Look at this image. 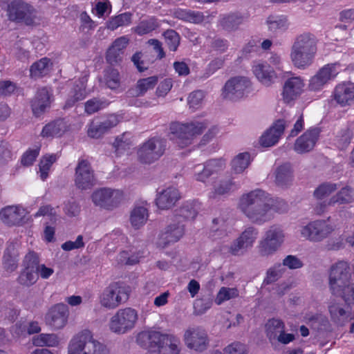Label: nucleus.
<instances>
[{"instance_id":"obj_29","label":"nucleus","mask_w":354,"mask_h":354,"mask_svg":"<svg viewBox=\"0 0 354 354\" xmlns=\"http://www.w3.org/2000/svg\"><path fill=\"white\" fill-rule=\"evenodd\" d=\"M88 92L86 90V80L82 79L76 83L69 93V97L66 102V106L71 107L75 102L84 100Z\"/></svg>"},{"instance_id":"obj_50","label":"nucleus","mask_w":354,"mask_h":354,"mask_svg":"<svg viewBox=\"0 0 354 354\" xmlns=\"http://www.w3.org/2000/svg\"><path fill=\"white\" fill-rule=\"evenodd\" d=\"M194 178L196 180L206 183L207 179L212 176L210 171L207 169L205 163L204 165H197L194 167Z\"/></svg>"},{"instance_id":"obj_27","label":"nucleus","mask_w":354,"mask_h":354,"mask_svg":"<svg viewBox=\"0 0 354 354\" xmlns=\"http://www.w3.org/2000/svg\"><path fill=\"white\" fill-rule=\"evenodd\" d=\"M50 102V95L48 90L46 88L40 89L32 103L33 113L39 116L49 108Z\"/></svg>"},{"instance_id":"obj_5","label":"nucleus","mask_w":354,"mask_h":354,"mask_svg":"<svg viewBox=\"0 0 354 354\" xmlns=\"http://www.w3.org/2000/svg\"><path fill=\"white\" fill-rule=\"evenodd\" d=\"M68 354H109V352L104 345L94 339L91 331L84 330L71 339Z\"/></svg>"},{"instance_id":"obj_36","label":"nucleus","mask_w":354,"mask_h":354,"mask_svg":"<svg viewBox=\"0 0 354 354\" xmlns=\"http://www.w3.org/2000/svg\"><path fill=\"white\" fill-rule=\"evenodd\" d=\"M59 343V337L53 333H41L32 338V344L37 346H57Z\"/></svg>"},{"instance_id":"obj_24","label":"nucleus","mask_w":354,"mask_h":354,"mask_svg":"<svg viewBox=\"0 0 354 354\" xmlns=\"http://www.w3.org/2000/svg\"><path fill=\"white\" fill-rule=\"evenodd\" d=\"M178 190L174 187H168L157 194L156 203L158 208L167 209L175 205L180 199Z\"/></svg>"},{"instance_id":"obj_64","label":"nucleus","mask_w":354,"mask_h":354,"mask_svg":"<svg viewBox=\"0 0 354 354\" xmlns=\"http://www.w3.org/2000/svg\"><path fill=\"white\" fill-rule=\"evenodd\" d=\"M173 83L171 79H165L162 81L156 89V95L158 97H165L172 88Z\"/></svg>"},{"instance_id":"obj_7","label":"nucleus","mask_w":354,"mask_h":354,"mask_svg":"<svg viewBox=\"0 0 354 354\" xmlns=\"http://www.w3.org/2000/svg\"><path fill=\"white\" fill-rule=\"evenodd\" d=\"M0 9L6 10L8 19L12 21H23L30 24L36 17L35 8L21 0H0Z\"/></svg>"},{"instance_id":"obj_61","label":"nucleus","mask_w":354,"mask_h":354,"mask_svg":"<svg viewBox=\"0 0 354 354\" xmlns=\"http://www.w3.org/2000/svg\"><path fill=\"white\" fill-rule=\"evenodd\" d=\"M246 346L240 342H234L224 349V354H246Z\"/></svg>"},{"instance_id":"obj_33","label":"nucleus","mask_w":354,"mask_h":354,"mask_svg":"<svg viewBox=\"0 0 354 354\" xmlns=\"http://www.w3.org/2000/svg\"><path fill=\"white\" fill-rule=\"evenodd\" d=\"M66 131V125L63 120H57L46 125L41 131L44 137L61 136Z\"/></svg>"},{"instance_id":"obj_51","label":"nucleus","mask_w":354,"mask_h":354,"mask_svg":"<svg viewBox=\"0 0 354 354\" xmlns=\"http://www.w3.org/2000/svg\"><path fill=\"white\" fill-rule=\"evenodd\" d=\"M337 189L335 184H323L318 187L314 192V196L319 200L324 199L330 195Z\"/></svg>"},{"instance_id":"obj_63","label":"nucleus","mask_w":354,"mask_h":354,"mask_svg":"<svg viewBox=\"0 0 354 354\" xmlns=\"http://www.w3.org/2000/svg\"><path fill=\"white\" fill-rule=\"evenodd\" d=\"M3 264L8 271H13L17 268V261L15 254H11L8 250L3 256Z\"/></svg>"},{"instance_id":"obj_3","label":"nucleus","mask_w":354,"mask_h":354,"mask_svg":"<svg viewBox=\"0 0 354 354\" xmlns=\"http://www.w3.org/2000/svg\"><path fill=\"white\" fill-rule=\"evenodd\" d=\"M207 124L205 121L173 122L169 127L170 138L179 149L187 148L194 143L196 137L203 133Z\"/></svg>"},{"instance_id":"obj_39","label":"nucleus","mask_w":354,"mask_h":354,"mask_svg":"<svg viewBox=\"0 0 354 354\" xmlns=\"http://www.w3.org/2000/svg\"><path fill=\"white\" fill-rule=\"evenodd\" d=\"M50 60L46 57L35 62L30 67V75L34 77L41 76L46 74L51 67Z\"/></svg>"},{"instance_id":"obj_56","label":"nucleus","mask_w":354,"mask_h":354,"mask_svg":"<svg viewBox=\"0 0 354 354\" xmlns=\"http://www.w3.org/2000/svg\"><path fill=\"white\" fill-rule=\"evenodd\" d=\"M164 37L169 48L175 51L180 43V37L178 33L173 30H169L165 32Z\"/></svg>"},{"instance_id":"obj_55","label":"nucleus","mask_w":354,"mask_h":354,"mask_svg":"<svg viewBox=\"0 0 354 354\" xmlns=\"http://www.w3.org/2000/svg\"><path fill=\"white\" fill-rule=\"evenodd\" d=\"M39 216H46L50 221L55 222L57 217V209L48 205H43L35 214V217Z\"/></svg>"},{"instance_id":"obj_26","label":"nucleus","mask_w":354,"mask_h":354,"mask_svg":"<svg viewBox=\"0 0 354 354\" xmlns=\"http://www.w3.org/2000/svg\"><path fill=\"white\" fill-rule=\"evenodd\" d=\"M285 129V122L283 120H279L264 133L259 140L261 146L268 147L274 145L278 142Z\"/></svg>"},{"instance_id":"obj_25","label":"nucleus","mask_w":354,"mask_h":354,"mask_svg":"<svg viewBox=\"0 0 354 354\" xmlns=\"http://www.w3.org/2000/svg\"><path fill=\"white\" fill-rule=\"evenodd\" d=\"M334 99L339 105L351 106L354 104V84L348 82L337 85L334 91Z\"/></svg>"},{"instance_id":"obj_35","label":"nucleus","mask_w":354,"mask_h":354,"mask_svg":"<svg viewBox=\"0 0 354 354\" xmlns=\"http://www.w3.org/2000/svg\"><path fill=\"white\" fill-rule=\"evenodd\" d=\"M57 158L58 155L54 153L46 154L41 158L39 164V174L42 180H45L48 177L50 168Z\"/></svg>"},{"instance_id":"obj_12","label":"nucleus","mask_w":354,"mask_h":354,"mask_svg":"<svg viewBox=\"0 0 354 354\" xmlns=\"http://www.w3.org/2000/svg\"><path fill=\"white\" fill-rule=\"evenodd\" d=\"M285 239V232L281 227L276 225L270 227L259 243L261 255L268 257L273 254L282 245Z\"/></svg>"},{"instance_id":"obj_48","label":"nucleus","mask_w":354,"mask_h":354,"mask_svg":"<svg viewBox=\"0 0 354 354\" xmlns=\"http://www.w3.org/2000/svg\"><path fill=\"white\" fill-rule=\"evenodd\" d=\"M174 15L176 17L185 21H190L192 23H198L201 20V16L199 13H196L189 10L178 9L175 11Z\"/></svg>"},{"instance_id":"obj_6","label":"nucleus","mask_w":354,"mask_h":354,"mask_svg":"<svg viewBox=\"0 0 354 354\" xmlns=\"http://www.w3.org/2000/svg\"><path fill=\"white\" fill-rule=\"evenodd\" d=\"M130 292L129 286L120 282H113L103 290L99 297V302L106 309H115L128 300Z\"/></svg>"},{"instance_id":"obj_49","label":"nucleus","mask_w":354,"mask_h":354,"mask_svg":"<svg viewBox=\"0 0 354 354\" xmlns=\"http://www.w3.org/2000/svg\"><path fill=\"white\" fill-rule=\"evenodd\" d=\"M104 81L106 85L111 89L116 88L119 86L120 77L118 72L113 68H109L104 72Z\"/></svg>"},{"instance_id":"obj_32","label":"nucleus","mask_w":354,"mask_h":354,"mask_svg":"<svg viewBox=\"0 0 354 354\" xmlns=\"http://www.w3.org/2000/svg\"><path fill=\"white\" fill-rule=\"evenodd\" d=\"M148 211L142 206L136 207L131 212L130 223L133 227L139 229L142 227L148 220Z\"/></svg>"},{"instance_id":"obj_20","label":"nucleus","mask_w":354,"mask_h":354,"mask_svg":"<svg viewBox=\"0 0 354 354\" xmlns=\"http://www.w3.org/2000/svg\"><path fill=\"white\" fill-rule=\"evenodd\" d=\"M354 201V193L353 190L345 187L341 189L335 195L333 196L324 204H319L315 207V212L318 214H321L326 211L327 206H335L337 205L348 204Z\"/></svg>"},{"instance_id":"obj_59","label":"nucleus","mask_w":354,"mask_h":354,"mask_svg":"<svg viewBox=\"0 0 354 354\" xmlns=\"http://www.w3.org/2000/svg\"><path fill=\"white\" fill-rule=\"evenodd\" d=\"M39 153V148L36 147L33 149L27 150L21 157V164L24 166H30L31 165L37 157L38 156Z\"/></svg>"},{"instance_id":"obj_31","label":"nucleus","mask_w":354,"mask_h":354,"mask_svg":"<svg viewBox=\"0 0 354 354\" xmlns=\"http://www.w3.org/2000/svg\"><path fill=\"white\" fill-rule=\"evenodd\" d=\"M251 158L247 152L240 153L231 161V169L234 174H242L250 165Z\"/></svg>"},{"instance_id":"obj_37","label":"nucleus","mask_w":354,"mask_h":354,"mask_svg":"<svg viewBox=\"0 0 354 354\" xmlns=\"http://www.w3.org/2000/svg\"><path fill=\"white\" fill-rule=\"evenodd\" d=\"M342 70V67L339 63H333L324 65L318 72L328 83L333 80Z\"/></svg>"},{"instance_id":"obj_10","label":"nucleus","mask_w":354,"mask_h":354,"mask_svg":"<svg viewBox=\"0 0 354 354\" xmlns=\"http://www.w3.org/2000/svg\"><path fill=\"white\" fill-rule=\"evenodd\" d=\"M252 91V84L246 77L237 76L228 80L222 88L223 98L236 101L248 97Z\"/></svg>"},{"instance_id":"obj_47","label":"nucleus","mask_w":354,"mask_h":354,"mask_svg":"<svg viewBox=\"0 0 354 354\" xmlns=\"http://www.w3.org/2000/svg\"><path fill=\"white\" fill-rule=\"evenodd\" d=\"M285 270V268L281 264H278L270 268L267 272V276L264 281L266 283H271L277 281L282 277Z\"/></svg>"},{"instance_id":"obj_9","label":"nucleus","mask_w":354,"mask_h":354,"mask_svg":"<svg viewBox=\"0 0 354 354\" xmlns=\"http://www.w3.org/2000/svg\"><path fill=\"white\" fill-rule=\"evenodd\" d=\"M138 319V312L135 309H120L111 317L109 329L116 334H125L135 327Z\"/></svg>"},{"instance_id":"obj_53","label":"nucleus","mask_w":354,"mask_h":354,"mask_svg":"<svg viewBox=\"0 0 354 354\" xmlns=\"http://www.w3.org/2000/svg\"><path fill=\"white\" fill-rule=\"evenodd\" d=\"M205 94L201 91H196L189 94L188 104L191 109L196 110L199 109L203 104Z\"/></svg>"},{"instance_id":"obj_11","label":"nucleus","mask_w":354,"mask_h":354,"mask_svg":"<svg viewBox=\"0 0 354 354\" xmlns=\"http://www.w3.org/2000/svg\"><path fill=\"white\" fill-rule=\"evenodd\" d=\"M122 190L110 187H102L95 189L92 195L93 203L97 207L107 210L117 208L124 200Z\"/></svg>"},{"instance_id":"obj_22","label":"nucleus","mask_w":354,"mask_h":354,"mask_svg":"<svg viewBox=\"0 0 354 354\" xmlns=\"http://www.w3.org/2000/svg\"><path fill=\"white\" fill-rule=\"evenodd\" d=\"M319 131L317 129H310L299 137L295 143L294 149L299 153L311 151L318 140Z\"/></svg>"},{"instance_id":"obj_16","label":"nucleus","mask_w":354,"mask_h":354,"mask_svg":"<svg viewBox=\"0 0 354 354\" xmlns=\"http://www.w3.org/2000/svg\"><path fill=\"white\" fill-rule=\"evenodd\" d=\"M94 171L89 162L80 160L75 169V184L80 189H91L95 184Z\"/></svg>"},{"instance_id":"obj_42","label":"nucleus","mask_w":354,"mask_h":354,"mask_svg":"<svg viewBox=\"0 0 354 354\" xmlns=\"http://www.w3.org/2000/svg\"><path fill=\"white\" fill-rule=\"evenodd\" d=\"M239 296V292L236 288L222 287L216 295L215 302L220 305L223 302L236 298Z\"/></svg>"},{"instance_id":"obj_52","label":"nucleus","mask_w":354,"mask_h":354,"mask_svg":"<svg viewBox=\"0 0 354 354\" xmlns=\"http://www.w3.org/2000/svg\"><path fill=\"white\" fill-rule=\"evenodd\" d=\"M156 26V20L153 18H151L148 20L141 21L133 30L137 34L142 35L152 31Z\"/></svg>"},{"instance_id":"obj_14","label":"nucleus","mask_w":354,"mask_h":354,"mask_svg":"<svg viewBox=\"0 0 354 354\" xmlns=\"http://www.w3.org/2000/svg\"><path fill=\"white\" fill-rule=\"evenodd\" d=\"M68 308L63 303L52 306L45 315V322L53 330H57L64 328L68 319Z\"/></svg>"},{"instance_id":"obj_2","label":"nucleus","mask_w":354,"mask_h":354,"mask_svg":"<svg viewBox=\"0 0 354 354\" xmlns=\"http://www.w3.org/2000/svg\"><path fill=\"white\" fill-rule=\"evenodd\" d=\"M316 51L315 36L308 32L301 34L292 46L290 55L291 62L297 68H306L312 64Z\"/></svg>"},{"instance_id":"obj_19","label":"nucleus","mask_w":354,"mask_h":354,"mask_svg":"<svg viewBox=\"0 0 354 354\" xmlns=\"http://www.w3.org/2000/svg\"><path fill=\"white\" fill-rule=\"evenodd\" d=\"M26 214L27 211L22 206L11 205L0 211V218L8 225H19L25 222Z\"/></svg>"},{"instance_id":"obj_18","label":"nucleus","mask_w":354,"mask_h":354,"mask_svg":"<svg viewBox=\"0 0 354 354\" xmlns=\"http://www.w3.org/2000/svg\"><path fill=\"white\" fill-rule=\"evenodd\" d=\"M184 342L189 348L203 351L206 348L208 342L207 333L200 328H189L185 332Z\"/></svg>"},{"instance_id":"obj_57","label":"nucleus","mask_w":354,"mask_h":354,"mask_svg":"<svg viewBox=\"0 0 354 354\" xmlns=\"http://www.w3.org/2000/svg\"><path fill=\"white\" fill-rule=\"evenodd\" d=\"M106 105L107 103L106 102H103L95 98L91 99L85 103V111L88 114H93L104 108Z\"/></svg>"},{"instance_id":"obj_45","label":"nucleus","mask_w":354,"mask_h":354,"mask_svg":"<svg viewBox=\"0 0 354 354\" xmlns=\"http://www.w3.org/2000/svg\"><path fill=\"white\" fill-rule=\"evenodd\" d=\"M111 12V5L109 0H96L92 12L98 17L109 15Z\"/></svg>"},{"instance_id":"obj_43","label":"nucleus","mask_w":354,"mask_h":354,"mask_svg":"<svg viewBox=\"0 0 354 354\" xmlns=\"http://www.w3.org/2000/svg\"><path fill=\"white\" fill-rule=\"evenodd\" d=\"M157 82L158 79L154 76L138 81L136 88L137 95H143L148 90L152 89Z\"/></svg>"},{"instance_id":"obj_58","label":"nucleus","mask_w":354,"mask_h":354,"mask_svg":"<svg viewBox=\"0 0 354 354\" xmlns=\"http://www.w3.org/2000/svg\"><path fill=\"white\" fill-rule=\"evenodd\" d=\"M328 83L317 71L309 80V89L313 91L322 90Z\"/></svg>"},{"instance_id":"obj_62","label":"nucleus","mask_w":354,"mask_h":354,"mask_svg":"<svg viewBox=\"0 0 354 354\" xmlns=\"http://www.w3.org/2000/svg\"><path fill=\"white\" fill-rule=\"evenodd\" d=\"M13 154L9 149L7 143L0 142V165L10 161L12 158Z\"/></svg>"},{"instance_id":"obj_13","label":"nucleus","mask_w":354,"mask_h":354,"mask_svg":"<svg viewBox=\"0 0 354 354\" xmlns=\"http://www.w3.org/2000/svg\"><path fill=\"white\" fill-rule=\"evenodd\" d=\"M165 150V142L158 138H153L144 142L138 149V156L144 163L150 164L159 159Z\"/></svg>"},{"instance_id":"obj_23","label":"nucleus","mask_w":354,"mask_h":354,"mask_svg":"<svg viewBox=\"0 0 354 354\" xmlns=\"http://www.w3.org/2000/svg\"><path fill=\"white\" fill-rule=\"evenodd\" d=\"M184 234V225L180 223L169 225L162 232L157 241L160 247L178 241Z\"/></svg>"},{"instance_id":"obj_38","label":"nucleus","mask_w":354,"mask_h":354,"mask_svg":"<svg viewBox=\"0 0 354 354\" xmlns=\"http://www.w3.org/2000/svg\"><path fill=\"white\" fill-rule=\"evenodd\" d=\"M131 23V14L124 12L111 17L106 23V27L114 30L121 26H127Z\"/></svg>"},{"instance_id":"obj_15","label":"nucleus","mask_w":354,"mask_h":354,"mask_svg":"<svg viewBox=\"0 0 354 354\" xmlns=\"http://www.w3.org/2000/svg\"><path fill=\"white\" fill-rule=\"evenodd\" d=\"M304 80L299 76L288 78L282 87L281 93L282 101L287 104H292L304 91Z\"/></svg>"},{"instance_id":"obj_1","label":"nucleus","mask_w":354,"mask_h":354,"mask_svg":"<svg viewBox=\"0 0 354 354\" xmlns=\"http://www.w3.org/2000/svg\"><path fill=\"white\" fill-rule=\"evenodd\" d=\"M274 203L268 194L256 189L241 196L239 208L250 221L261 224L273 217Z\"/></svg>"},{"instance_id":"obj_8","label":"nucleus","mask_w":354,"mask_h":354,"mask_svg":"<svg viewBox=\"0 0 354 354\" xmlns=\"http://www.w3.org/2000/svg\"><path fill=\"white\" fill-rule=\"evenodd\" d=\"M335 225L329 220H316L299 227L300 236L313 242H320L334 230Z\"/></svg>"},{"instance_id":"obj_34","label":"nucleus","mask_w":354,"mask_h":354,"mask_svg":"<svg viewBox=\"0 0 354 354\" xmlns=\"http://www.w3.org/2000/svg\"><path fill=\"white\" fill-rule=\"evenodd\" d=\"M328 309L330 317L334 322L342 324L347 320L348 317L347 310L339 302L331 301Z\"/></svg>"},{"instance_id":"obj_46","label":"nucleus","mask_w":354,"mask_h":354,"mask_svg":"<svg viewBox=\"0 0 354 354\" xmlns=\"http://www.w3.org/2000/svg\"><path fill=\"white\" fill-rule=\"evenodd\" d=\"M106 133V131L101 122L92 121L88 125L87 134L91 138H100Z\"/></svg>"},{"instance_id":"obj_17","label":"nucleus","mask_w":354,"mask_h":354,"mask_svg":"<svg viewBox=\"0 0 354 354\" xmlns=\"http://www.w3.org/2000/svg\"><path fill=\"white\" fill-rule=\"evenodd\" d=\"M252 71L257 80L265 86H270L277 79L274 69L267 62H254Z\"/></svg>"},{"instance_id":"obj_28","label":"nucleus","mask_w":354,"mask_h":354,"mask_svg":"<svg viewBox=\"0 0 354 354\" xmlns=\"http://www.w3.org/2000/svg\"><path fill=\"white\" fill-rule=\"evenodd\" d=\"M128 43L129 39L126 37H120L116 39L107 50L106 59L108 62L113 64L120 61L123 50Z\"/></svg>"},{"instance_id":"obj_21","label":"nucleus","mask_w":354,"mask_h":354,"mask_svg":"<svg viewBox=\"0 0 354 354\" xmlns=\"http://www.w3.org/2000/svg\"><path fill=\"white\" fill-rule=\"evenodd\" d=\"M258 232L254 227L246 228L240 236L231 245L230 252L238 254L244 250L252 247L257 237Z\"/></svg>"},{"instance_id":"obj_41","label":"nucleus","mask_w":354,"mask_h":354,"mask_svg":"<svg viewBox=\"0 0 354 354\" xmlns=\"http://www.w3.org/2000/svg\"><path fill=\"white\" fill-rule=\"evenodd\" d=\"M38 280V274L36 268L26 267L19 277V282L24 286H30L33 285Z\"/></svg>"},{"instance_id":"obj_4","label":"nucleus","mask_w":354,"mask_h":354,"mask_svg":"<svg viewBox=\"0 0 354 354\" xmlns=\"http://www.w3.org/2000/svg\"><path fill=\"white\" fill-rule=\"evenodd\" d=\"M351 274L348 262L339 261L332 265L329 272V286L333 294H339L342 291L353 292L348 300L354 299V284H351Z\"/></svg>"},{"instance_id":"obj_30","label":"nucleus","mask_w":354,"mask_h":354,"mask_svg":"<svg viewBox=\"0 0 354 354\" xmlns=\"http://www.w3.org/2000/svg\"><path fill=\"white\" fill-rule=\"evenodd\" d=\"M292 182V172L290 165L279 167L275 171V183L282 188L287 187Z\"/></svg>"},{"instance_id":"obj_54","label":"nucleus","mask_w":354,"mask_h":354,"mask_svg":"<svg viewBox=\"0 0 354 354\" xmlns=\"http://www.w3.org/2000/svg\"><path fill=\"white\" fill-rule=\"evenodd\" d=\"M207 169L209 170L212 176L221 172L225 169L226 162L224 159H213L205 162Z\"/></svg>"},{"instance_id":"obj_44","label":"nucleus","mask_w":354,"mask_h":354,"mask_svg":"<svg viewBox=\"0 0 354 354\" xmlns=\"http://www.w3.org/2000/svg\"><path fill=\"white\" fill-rule=\"evenodd\" d=\"M268 28L273 32L285 30L288 28L287 19L282 17H270L267 20Z\"/></svg>"},{"instance_id":"obj_60","label":"nucleus","mask_w":354,"mask_h":354,"mask_svg":"<svg viewBox=\"0 0 354 354\" xmlns=\"http://www.w3.org/2000/svg\"><path fill=\"white\" fill-rule=\"evenodd\" d=\"M283 267H288L289 269L295 270L299 269L303 266L302 261L296 256L288 255L283 260Z\"/></svg>"},{"instance_id":"obj_40","label":"nucleus","mask_w":354,"mask_h":354,"mask_svg":"<svg viewBox=\"0 0 354 354\" xmlns=\"http://www.w3.org/2000/svg\"><path fill=\"white\" fill-rule=\"evenodd\" d=\"M285 326L279 319H270L266 324V331L267 336L270 339H275L282 330Z\"/></svg>"}]
</instances>
